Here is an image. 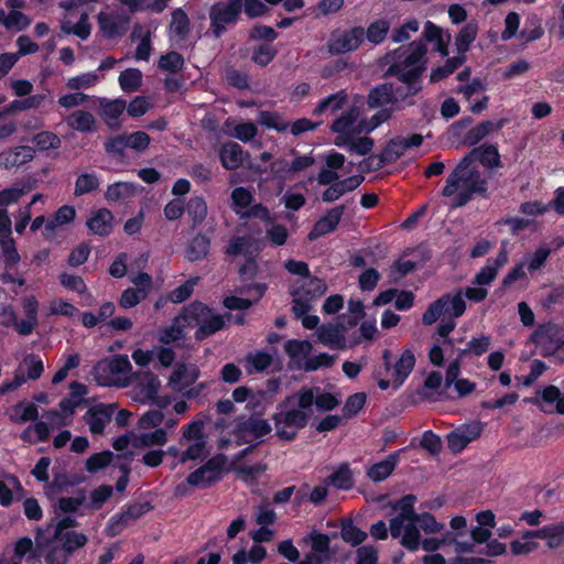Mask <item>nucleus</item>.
<instances>
[{
    "label": "nucleus",
    "mask_w": 564,
    "mask_h": 564,
    "mask_svg": "<svg viewBox=\"0 0 564 564\" xmlns=\"http://www.w3.org/2000/svg\"><path fill=\"white\" fill-rule=\"evenodd\" d=\"M314 405V389L302 388L295 394L286 395L276 404L278 412L271 420L280 441L293 442L300 430L307 426Z\"/></svg>",
    "instance_id": "obj_1"
},
{
    "label": "nucleus",
    "mask_w": 564,
    "mask_h": 564,
    "mask_svg": "<svg viewBox=\"0 0 564 564\" xmlns=\"http://www.w3.org/2000/svg\"><path fill=\"white\" fill-rule=\"evenodd\" d=\"M466 311V302L463 299L462 291L455 294L445 293L427 306L422 315V324L431 326L443 316L441 323L437 325L436 333L440 337H447L455 329L456 322L464 315Z\"/></svg>",
    "instance_id": "obj_2"
},
{
    "label": "nucleus",
    "mask_w": 564,
    "mask_h": 564,
    "mask_svg": "<svg viewBox=\"0 0 564 564\" xmlns=\"http://www.w3.org/2000/svg\"><path fill=\"white\" fill-rule=\"evenodd\" d=\"M230 317V313L214 314L212 307L200 301H194L182 308L177 321H183L187 326H197L194 338L197 341H203L221 330L225 327V318Z\"/></svg>",
    "instance_id": "obj_3"
},
{
    "label": "nucleus",
    "mask_w": 564,
    "mask_h": 564,
    "mask_svg": "<svg viewBox=\"0 0 564 564\" xmlns=\"http://www.w3.org/2000/svg\"><path fill=\"white\" fill-rule=\"evenodd\" d=\"M272 432L268 420L257 414L238 415L232 423L231 434L238 446L249 444L253 441H263V437Z\"/></svg>",
    "instance_id": "obj_4"
},
{
    "label": "nucleus",
    "mask_w": 564,
    "mask_h": 564,
    "mask_svg": "<svg viewBox=\"0 0 564 564\" xmlns=\"http://www.w3.org/2000/svg\"><path fill=\"white\" fill-rule=\"evenodd\" d=\"M242 12V0L215 2L209 9V29L216 39H220L227 26L236 25Z\"/></svg>",
    "instance_id": "obj_5"
},
{
    "label": "nucleus",
    "mask_w": 564,
    "mask_h": 564,
    "mask_svg": "<svg viewBox=\"0 0 564 564\" xmlns=\"http://www.w3.org/2000/svg\"><path fill=\"white\" fill-rule=\"evenodd\" d=\"M528 341L539 347L543 357H553L564 347V328L552 321L539 324Z\"/></svg>",
    "instance_id": "obj_6"
},
{
    "label": "nucleus",
    "mask_w": 564,
    "mask_h": 564,
    "mask_svg": "<svg viewBox=\"0 0 564 564\" xmlns=\"http://www.w3.org/2000/svg\"><path fill=\"white\" fill-rule=\"evenodd\" d=\"M362 43L364 28L354 25L348 29L333 30L324 48L329 56H339L356 52Z\"/></svg>",
    "instance_id": "obj_7"
},
{
    "label": "nucleus",
    "mask_w": 564,
    "mask_h": 564,
    "mask_svg": "<svg viewBox=\"0 0 564 564\" xmlns=\"http://www.w3.org/2000/svg\"><path fill=\"white\" fill-rule=\"evenodd\" d=\"M225 454H217L210 457L206 463L189 473L186 481L193 487L208 488L221 479V473L226 464Z\"/></svg>",
    "instance_id": "obj_8"
},
{
    "label": "nucleus",
    "mask_w": 564,
    "mask_h": 564,
    "mask_svg": "<svg viewBox=\"0 0 564 564\" xmlns=\"http://www.w3.org/2000/svg\"><path fill=\"white\" fill-rule=\"evenodd\" d=\"M152 509L150 502H137L128 506L120 513L112 516L108 522V535L115 536L119 534L124 527H127L131 521H134L141 518L143 514L149 512Z\"/></svg>",
    "instance_id": "obj_9"
},
{
    "label": "nucleus",
    "mask_w": 564,
    "mask_h": 564,
    "mask_svg": "<svg viewBox=\"0 0 564 564\" xmlns=\"http://www.w3.org/2000/svg\"><path fill=\"white\" fill-rule=\"evenodd\" d=\"M97 23L101 35L108 40L122 37L129 26V19L113 12L100 11L97 15Z\"/></svg>",
    "instance_id": "obj_10"
},
{
    "label": "nucleus",
    "mask_w": 564,
    "mask_h": 564,
    "mask_svg": "<svg viewBox=\"0 0 564 564\" xmlns=\"http://www.w3.org/2000/svg\"><path fill=\"white\" fill-rule=\"evenodd\" d=\"M116 404L98 403L85 413L84 421L89 426L91 434H102L106 424L111 421Z\"/></svg>",
    "instance_id": "obj_11"
},
{
    "label": "nucleus",
    "mask_w": 564,
    "mask_h": 564,
    "mask_svg": "<svg viewBox=\"0 0 564 564\" xmlns=\"http://www.w3.org/2000/svg\"><path fill=\"white\" fill-rule=\"evenodd\" d=\"M345 209V205H339L327 210V213L313 225V228L307 235V239L314 241L319 237L333 232L340 223Z\"/></svg>",
    "instance_id": "obj_12"
},
{
    "label": "nucleus",
    "mask_w": 564,
    "mask_h": 564,
    "mask_svg": "<svg viewBox=\"0 0 564 564\" xmlns=\"http://www.w3.org/2000/svg\"><path fill=\"white\" fill-rule=\"evenodd\" d=\"M344 329L339 324H323L317 328L318 340L330 349L346 350L348 345Z\"/></svg>",
    "instance_id": "obj_13"
},
{
    "label": "nucleus",
    "mask_w": 564,
    "mask_h": 564,
    "mask_svg": "<svg viewBox=\"0 0 564 564\" xmlns=\"http://www.w3.org/2000/svg\"><path fill=\"white\" fill-rule=\"evenodd\" d=\"M113 214L106 207L93 212L86 226L93 235L108 237L113 231Z\"/></svg>",
    "instance_id": "obj_14"
},
{
    "label": "nucleus",
    "mask_w": 564,
    "mask_h": 564,
    "mask_svg": "<svg viewBox=\"0 0 564 564\" xmlns=\"http://www.w3.org/2000/svg\"><path fill=\"white\" fill-rule=\"evenodd\" d=\"M508 252L501 249L496 258H488L486 264L477 272L474 283L478 285H489L495 281L497 274L507 262Z\"/></svg>",
    "instance_id": "obj_15"
},
{
    "label": "nucleus",
    "mask_w": 564,
    "mask_h": 564,
    "mask_svg": "<svg viewBox=\"0 0 564 564\" xmlns=\"http://www.w3.org/2000/svg\"><path fill=\"white\" fill-rule=\"evenodd\" d=\"M405 448L398 449L389 454L384 459L375 463L367 470V476L373 482H380L386 480L395 469L400 462V455Z\"/></svg>",
    "instance_id": "obj_16"
},
{
    "label": "nucleus",
    "mask_w": 564,
    "mask_h": 564,
    "mask_svg": "<svg viewBox=\"0 0 564 564\" xmlns=\"http://www.w3.org/2000/svg\"><path fill=\"white\" fill-rule=\"evenodd\" d=\"M99 106L101 109L100 116L102 117L106 124L111 130H119L121 128L119 118L126 110V100L122 98H117L113 100H107L102 98L99 100Z\"/></svg>",
    "instance_id": "obj_17"
},
{
    "label": "nucleus",
    "mask_w": 564,
    "mask_h": 564,
    "mask_svg": "<svg viewBox=\"0 0 564 564\" xmlns=\"http://www.w3.org/2000/svg\"><path fill=\"white\" fill-rule=\"evenodd\" d=\"M415 366V356L411 349H404L398 360L393 365L392 387L398 390L408 377L411 375Z\"/></svg>",
    "instance_id": "obj_18"
},
{
    "label": "nucleus",
    "mask_w": 564,
    "mask_h": 564,
    "mask_svg": "<svg viewBox=\"0 0 564 564\" xmlns=\"http://www.w3.org/2000/svg\"><path fill=\"white\" fill-rule=\"evenodd\" d=\"M425 62L414 66L390 65L387 69V74L394 76L399 82L404 85H423L422 76L425 72Z\"/></svg>",
    "instance_id": "obj_19"
},
{
    "label": "nucleus",
    "mask_w": 564,
    "mask_h": 564,
    "mask_svg": "<svg viewBox=\"0 0 564 564\" xmlns=\"http://www.w3.org/2000/svg\"><path fill=\"white\" fill-rule=\"evenodd\" d=\"M34 149L29 145H19L8 149L0 154V165L7 170L21 166L34 158Z\"/></svg>",
    "instance_id": "obj_20"
},
{
    "label": "nucleus",
    "mask_w": 564,
    "mask_h": 564,
    "mask_svg": "<svg viewBox=\"0 0 564 564\" xmlns=\"http://www.w3.org/2000/svg\"><path fill=\"white\" fill-rule=\"evenodd\" d=\"M53 540L59 544L57 546L67 557L76 550L83 547L88 541L84 533L76 531L61 532V534L54 533Z\"/></svg>",
    "instance_id": "obj_21"
},
{
    "label": "nucleus",
    "mask_w": 564,
    "mask_h": 564,
    "mask_svg": "<svg viewBox=\"0 0 564 564\" xmlns=\"http://www.w3.org/2000/svg\"><path fill=\"white\" fill-rule=\"evenodd\" d=\"M505 123V119H500L496 123L490 120H484L467 131L463 142L469 147L476 145L492 131L501 130Z\"/></svg>",
    "instance_id": "obj_22"
},
{
    "label": "nucleus",
    "mask_w": 564,
    "mask_h": 564,
    "mask_svg": "<svg viewBox=\"0 0 564 564\" xmlns=\"http://www.w3.org/2000/svg\"><path fill=\"white\" fill-rule=\"evenodd\" d=\"M65 122L69 129L80 133H93L96 131V119L87 110L73 111L66 117Z\"/></svg>",
    "instance_id": "obj_23"
},
{
    "label": "nucleus",
    "mask_w": 564,
    "mask_h": 564,
    "mask_svg": "<svg viewBox=\"0 0 564 564\" xmlns=\"http://www.w3.org/2000/svg\"><path fill=\"white\" fill-rule=\"evenodd\" d=\"M397 102L398 99L393 94V87L390 83H383L371 88L367 98V105L371 109L384 107L390 104L394 105Z\"/></svg>",
    "instance_id": "obj_24"
},
{
    "label": "nucleus",
    "mask_w": 564,
    "mask_h": 564,
    "mask_svg": "<svg viewBox=\"0 0 564 564\" xmlns=\"http://www.w3.org/2000/svg\"><path fill=\"white\" fill-rule=\"evenodd\" d=\"M221 165L226 170H236L243 163V150L237 142H226L219 151Z\"/></svg>",
    "instance_id": "obj_25"
},
{
    "label": "nucleus",
    "mask_w": 564,
    "mask_h": 564,
    "mask_svg": "<svg viewBox=\"0 0 564 564\" xmlns=\"http://www.w3.org/2000/svg\"><path fill=\"white\" fill-rule=\"evenodd\" d=\"M210 238L203 232L195 235L186 248V257L191 262L203 260L209 252Z\"/></svg>",
    "instance_id": "obj_26"
},
{
    "label": "nucleus",
    "mask_w": 564,
    "mask_h": 564,
    "mask_svg": "<svg viewBox=\"0 0 564 564\" xmlns=\"http://www.w3.org/2000/svg\"><path fill=\"white\" fill-rule=\"evenodd\" d=\"M478 33V24L475 21L466 23L455 37V46L457 54L466 56L470 45L476 40Z\"/></svg>",
    "instance_id": "obj_27"
},
{
    "label": "nucleus",
    "mask_w": 564,
    "mask_h": 564,
    "mask_svg": "<svg viewBox=\"0 0 564 564\" xmlns=\"http://www.w3.org/2000/svg\"><path fill=\"white\" fill-rule=\"evenodd\" d=\"M137 186L130 182H115L108 185L105 192V199L109 203H117L131 198L135 195Z\"/></svg>",
    "instance_id": "obj_28"
},
{
    "label": "nucleus",
    "mask_w": 564,
    "mask_h": 564,
    "mask_svg": "<svg viewBox=\"0 0 564 564\" xmlns=\"http://www.w3.org/2000/svg\"><path fill=\"white\" fill-rule=\"evenodd\" d=\"M131 13L150 11L162 13L169 6L170 0H119Z\"/></svg>",
    "instance_id": "obj_29"
},
{
    "label": "nucleus",
    "mask_w": 564,
    "mask_h": 564,
    "mask_svg": "<svg viewBox=\"0 0 564 564\" xmlns=\"http://www.w3.org/2000/svg\"><path fill=\"white\" fill-rule=\"evenodd\" d=\"M170 30L180 41L187 39L191 32V22L187 13L182 8H176L171 14Z\"/></svg>",
    "instance_id": "obj_30"
},
{
    "label": "nucleus",
    "mask_w": 564,
    "mask_h": 564,
    "mask_svg": "<svg viewBox=\"0 0 564 564\" xmlns=\"http://www.w3.org/2000/svg\"><path fill=\"white\" fill-rule=\"evenodd\" d=\"M346 102L347 94L345 93V90H339L319 100L316 107L313 109L312 113L314 116H321L326 111H330L332 113H334L341 109Z\"/></svg>",
    "instance_id": "obj_31"
},
{
    "label": "nucleus",
    "mask_w": 564,
    "mask_h": 564,
    "mask_svg": "<svg viewBox=\"0 0 564 564\" xmlns=\"http://www.w3.org/2000/svg\"><path fill=\"white\" fill-rule=\"evenodd\" d=\"M389 31V21L378 19L371 22L367 29H364V41L367 40L372 45H379L386 40Z\"/></svg>",
    "instance_id": "obj_32"
},
{
    "label": "nucleus",
    "mask_w": 564,
    "mask_h": 564,
    "mask_svg": "<svg viewBox=\"0 0 564 564\" xmlns=\"http://www.w3.org/2000/svg\"><path fill=\"white\" fill-rule=\"evenodd\" d=\"M476 152V160L487 169L501 166L500 153L495 144H482L474 148Z\"/></svg>",
    "instance_id": "obj_33"
},
{
    "label": "nucleus",
    "mask_w": 564,
    "mask_h": 564,
    "mask_svg": "<svg viewBox=\"0 0 564 564\" xmlns=\"http://www.w3.org/2000/svg\"><path fill=\"white\" fill-rule=\"evenodd\" d=\"M358 116L359 112L357 108L351 107L349 110L343 112L338 118H336L333 121V123L330 124V131L334 133H357L355 123L357 121Z\"/></svg>",
    "instance_id": "obj_34"
},
{
    "label": "nucleus",
    "mask_w": 564,
    "mask_h": 564,
    "mask_svg": "<svg viewBox=\"0 0 564 564\" xmlns=\"http://www.w3.org/2000/svg\"><path fill=\"white\" fill-rule=\"evenodd\" d=\"M466 61V56L457 54L456 56L449 57L446 59L445 64L442 66H437L432 69L430 75L431 83H438L449 75H452L459 66H462Z\"/></svg>",
    "instance_id": "obj_35"
},
{
    "label": "nucleus",
    "mask_w": 564,
    "mask_h": 564,
    "mask_svg": "<svg viewBox=\"0 0 564 564\" xmlns=\"http://www.w3.org/2000/svg\"><path fill=\"white\" fill-rule=\"evenodd\" d=\"M76 217V210L74 206L63 205L59 207L45 224V230L48 234L55 231L58 226L67 225L72 223Z\"/></svg>",
    "instance_id": "obj_36"
},
{
    "label": "nucleus",
    "mask_w": 564,
    "mask_h": 564,
    "mask_svg": "<svg viewBox=\"0 0 564 564\" xmlns=\"http://www.w3.org/2000/svg\"><path fill=\"white\" fill-rule=\"evenodd\" d=\"M340 538L351 546H359L367 539V533L357 528L351 519H343L340 523Z\"/></svg>",
    "instance_id": "obj_37"
},
{
    "label": "nucleus",
    "mask_w": 564,
    "mask_h": 564,
    "mask_svg": "<svg viewBox=\"0 0 564 564\" xmlns=\"http://www.w3.org/2000/svg\"><path fill=\"white\" fill-rule=\"evenodd\" d=\"M397 109H399V107L381 108L369 120H360L356 127L357 133H361L364 131L370 133L380 124L387 122L392 117L393 111Z\"/></svg>",
    "instance_id": "obj_38"
},
{
    "label": "nucleus",
    "mask_w": 564,
    "mask_h": 564,
    "mask_svg": "<svg viewBox=\"0 0 564 564\" xmlns=\"http://www.w3.org/2000/svg\"><path fill=\"white\" fill-rule=\"evenodd\" d=\"M307 281L304 282L300 288L294 289L299 291L301 295L308 299L311 302L321 297L327 291V284L323 279L317 276L306 278Z\"/></svg>",
    "instance_id": "obj_39"
},
{
    "label": "nucleus",
    "mask_w": 564,
    "mask_h": 564,
    "mask_svg": "<svg viewBox=\"0 0 564 564\" xmlns=\"http://www.w3.org/2000/svg\"><path fill=\"white\" fill-rule=\"evenodd\" d=\"M45 99V95H29L24 99H14L4 107V115H14L19 111L39 108Z\"/></svg>",
    "instance_id": "obj_40"
},
{
    "label": "nucleus",
    "mask_w": 564,
    "mask_h": 564,
    "mask_svg": "<svg viewBox=\"0 0 564 564\" xmlns=\"http://www.w3.org/2000/svg\"><path fill=\"white\" fill-rule=\"evenodd\" d=\"M326 482L340 490H349L354 486L352 474L347 464L340 465L334 473H332Z\"/></svg>",
    "instance_id": "obj_41"
},
{
    "label": "nucleus",
    "mask_w": 564,
    "mask_h": 564,
    "mask_svg": "<svg viewBox=\"0 0 564 564\" xmlns=\"http://www.w3.org/2000/svg\"><path fill=\"white\" fill-rule=\"evenodd\" d=\"M405 47L408 54L402 62L403 66H414L423 62L426 63L425 55L427 53V47L423 40H414L405 45Z\"/></svg>",
    "instance_id": "obj_42"
},
{
    "label": "nucleus",
    "mask_w": 564,
    "mask_h": 564,
    "mask_svg": "<svg viewBox=\"0 0 564 564\" xmlns=\"http://www.w3.org/2000/svg\"><path fill=\"white\" fill-rule=\"evenodd\" d=\"M13 553L14 557L19 561L26 556V561L30 562V564H35L40 558V554L34 549L33 541L29 536L20 538L15 542Z\"/></svg>",
    "instance_id": "obj_43"
},
{
    "label": "nucleus",
    "mask_w": 564,
    "mask_h": 564,
    "mask_svg": "<svg viewBox=\"0 0 564 564\" xmlns=\"http://www.w3.org/2000/svg\"><path fill=\"white\" fill-rule=\"evenodd\" d=\"M186 210L192 219V227L196 228L203 224L207 216V204L203 197L194 196L187 202Z\"/></svg>",
    "instance_id": "obj_44"
},
{
    "label": "nucleus",
    "mask_w": 564,
    "mask_h": 564,
    "mask_svg": "<svg viewBox=\"0 0 564 564\" xmlns=\"http://www.w3.org/2000/svg\"><path fill=\"white\" fill-rule=\"evenodd\" d=\"M246 361L248 365L247 371L252 375L268 369L271 366L273 358L269 352L258 350L256 352H249L246 357Z\"/></svg>",
    "instance_id": "obj_45"
},
{
    "label": "nucleus",
    "mask_w": 564,
    "mask_h": 564,
    "mask_svg": "<svg viewBox=\"0 0 564 564\" xmlns=\"http://www.w3.org/2000/svg\"><path fill=\"white\" fill-rule=\"evenodd\" d=\"M118 80L124 93H133L142 85V73L138 68H127L120 73Z\"/></svg>",
    "instance_id": "obj_46"
},
{
    "label": "nucleus",
    "mask_w": 564,
    "mask_h": 564,
    "mask_svg": "<svg viewBox=\"0 0 564 564\" xmlns=\"http://www.w3.org/2000/svg\"><path fill=\"white\" fill-rule=\"evenodd\" d=\"M404 152L405 149L401 141V137H394L386 143L380 152V156L382 158L381 162L386 163V165H390L397 162Z\"/></svg>",
    "instance_id": "obj_47"
},
{
    "label": "nucleus",
    "mask_w": 564,
    "mask_h": 564,
    "mask_svg": "<svg viewBox=\"0 0 564 564\" xmlns=\"http://www.w3.org/2000/svg\"><path fill=\"white\" fill-rule=\"evenodd\" d=\"M491 344V337L489 335H481L478 338H471L469 341H467L466 347L463 349H459L458 356L459 358H463L468 355L474 356H481L485 352L488 351Z\"/></svg>",
    "instance_id": "obj_48"
},
{
    "label": "nucleus",
    "mask_w": 564,
    "mask_h": 564,
    "mask_svg": "<svg viewBox=\"0 0 564 564\" xmlns=\"http://www.w3.org/2000/svg\"><path fill=\"white\" fill-rule=\"evenodd\" d=\"M544 535L542 540H546V546L555 550L564 544V521L543 527Z\"/></svg>",
    "instance_id": "obj_49"
},
{
    "label": "nucleus",
    "mask_w": 564,
    "mask_h": 564,
    "mask_svg": "<svg viewBox=\"0 0 564 564\" xmlns=\"http://www.w3.org/2000/svg\"><path fill=\"white\" fill-rule=\"evenodd\" d=\"M416 502V496L413 494H408L395 500L391 508L393 510L399 511L398 516L403 519H408V521H413L416 518L417 512H415L414 505Z\"/></svg>",
    "instance_id": "obj_50"
},
{
    "label": "nucleus",
    "mask_w": 564,
    "mask_h": 564,
    "mask_svg": "<svg viewBox=\"0 0 564 564\" xmlns=\"http://www.w3.org/2000/svg\"><path fill=\"white\" fill-rule=\"evenodd\" d=\"M401 544L406 550L417 551L421 544V534L417 524L414 521H408L404 527V533L401 536Z\"/></svg>",
    "instance_id": "obj_51"
},
{
    "label": "nucleus",
    "mask_w": 564,
    "mask_h": 564,
    "mask_svg": "<svg viewBox=\"0 0 564 564\" xmlns=\"http://www.w3.org/2000/svg\"><path fill=\"white\" fill-rule=\"evenodd\" d=\"M258 122L278 132H284L289 128V122L283 120V118L274 111L261 110L258 116Z\"/></svg>",
    "instance_id": "obj_52"
},
{
    "label": "nucleus",
    "mask_w": 564,
    "mask_h": 564,
    "mask_svg": "<svg viewBox=\"0 0 564 564\" xmlns=\"http://www.w3.org/2000/svg\"><path fill=\"white\" fill-rule=\"evenodd\" d=\"M167 442L166 431L162 427L141 434L134 442L137 447L163 446Z\"/></svg>",
    "instance_id": "obj_53"
},
{
    "label": "nucleus",
    "mask_w": 564,
    "mask_h": 564,
    "mask_svg": "<svg viewBox=\"0 0 564 564\" xmlns=\"http://www.w3.org/2000/svg\"><path fill=\"white\" fill-rule=\"evenodd\" d=\"M32 142L39 151L56 150L62 144L59 137L52 131H41L34 134Z\"/></svg>",
    "instance_id": "obj_54"
},
{
    "label": "nucleus",
    "mask_w": 564,
    "mask_h": 564,
    "mask_svg": "<svg viewBox=\"0 0 564 564\" xmlns=\"http://www.w3.org/2000/svg\"><path fill=\"white\" fill-rule=\"evenodd\" d=\"M278 51L272 44L262 43L256 46L251 54V61L261 67L269 65L276 56Z\"/></svg>",
    "instance_id": "obj_55"
},
{
    "label": "nucleus",
    "mask_w": 564,
    "mask_h": 564,
    "mask_svg": "<svg viewBox=\"0 0 564 564\" xmlns=\"http://www.w3.org/2000/svg\"><path fill=\"white\" fill-rule=\"evenodd\" d=\"M99 187V180L95 173H82L75 182L74 195L83 196Z\"/></svg>",
    "instance_id": "obj_56"
},
{
    "label": "nucleus",
    "mask_w": 564,
    "mask_h": 564,
    "mask_svg": "<svg viewBox=\"0 0 564 564\" xmlns=\"http://www.w3.org/2000/svg\"><path fill=\"white\" fill-rule=\"evenodd\" d=\"M198 280L199 279L197 276L186 280L184 283L169 293V301L174 304H180L188 300L192 296Z\"/></svg>",
    "instance_id": "obj_57"
},
{
    "label": "nucleus",
    "mask_w": 564,
    "mask_h": 564,
    "mask_svg": "<svg viewBox=\"0 0 564 564\" xmlns=\"http://www.w3.org/2000/svg\"><path fill=\"white\" fill-rule=\"evenodd\" d=\"M271 403V398L267 397V392H261L260 390L251 391L250 400L246 404V410L251 414L263 416L268 405Z\"/></svg>",
    "instance_id": "obj_58"
},
{
    "label": "nucleus",
    "mask_w": 564,
    "mask_h": 564,
    "mask_svg": "<svg viewBox=\"0 0 564 564\" xmlns=\"http://www.w3.org/2000/svg\"><path fill=\"white\" fill-rule=\"evenodd\" d=\"M148 296V290L128 288L122 291L118 304L122 308H132Z\"/></svg>",
    "instance_id": "obj_59"
},
{
    "label": "nucleus",
    "mask_w": 564,
    "mask_h": 564,
    "mask_svg": "<svg viewBox=\"0 0 564 564\" xmlns=\"http://www.w3.org/2000/svg\"><path fill=\"white\" fill-rule=\"evenodd\" d=\"M184 64L183 55L178 52L171 51L160 57L158 66L162 70L175 74L183 69Z\"/></svg>",
    "instance_id": "obj_60"
},
{
    "label": "nucleus",
    "mask_w": 564,
    "mask_h": 564,
    "mask_svg": "<svg viewBox=\"0 0 564 564\" xmlns=\"http://www.w3.org/2000/svg\"><path fill=\"white\" fill-rule=\"evenodd\" d=\"M3 25L9 31H23L30 25V19L19 10H11L9 14L3 11Z\"/></svg>",
    "instance_id": "obj_61"
},
{
    "label": "nucleus",
    "mask_w": 564,
    "mask_h": 564,
    "mask_svg": "<svg viewBox=\"0 0 564 564\" xmlns=\"http://www.w3.org/2000/svg\"><path fill=\"white\" fill-rule=\"evenodd\" d=\"M541 399L547 404L555 403L556 412L564 415V394L561 393L558 387L549 384L540 392Z\"/></svg>",
    "instance_id": "obj_62"
},
{
    "label": "nucleus",
    "mask_w": 564,
    "mask_h": 564,
    "mask_svg": "<svg viewBox=\"0 0 564 564\" xmlns=\"http://www.w3.org/2000/svg\"><path fill=\"white\" fill-rule=\"evenodd\" d=\"M367 397L364 392H357L349 395L341 409L343 415L347 419L357 415L366 404Z\"/></svg>",
    "instance_id": "obj_63"
},
{
    "label": "nucleus",
    "mask_w": 564,
    "mask_h": 564,
    "mask_svg": "<svg viewBox=\"0 0 564 564\" xmlns=\"http://www.w3.org/2000/svg\"><path fill=\"white\" fill-rule=\"evenodd\" d=\"M113 454L110 451H102L90 455L86 460L88 473L95 474L106 468L112 460Z\"/></svg>",
    "instance_id": "obj_64"
}]
</instances>
